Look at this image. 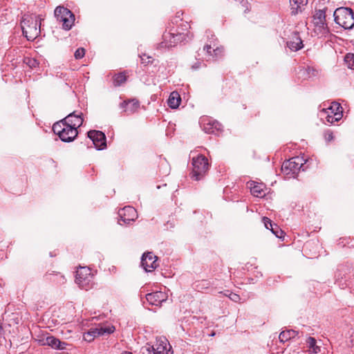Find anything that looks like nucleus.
Wrapping results in <instances>:
<instances>
[{
    "mask_svg": "<svg viewBox=\"0 0 354 354\" xmlns=\"http://www.w3.org/2000/svg\"><path fill=\"white\" fill-rule=\"evenodd\" d=\"M64 122H67V124L65 125L64 131L59 135V138L63 142H70L73 141L78 134L77 128L82 124L83 119L82 118V113L75 114L74 111L64 118Z\"/></svg>",
    "mask_w": 354,
    "mask_h": 354,
    "instance_id": "f257e3e1",
    "label": "nucleus"
},
{
    "mask_svg": "<svg viewBox=\"0 0 354 354\" xmlns=\"http://www.w3.org/2000/svg\"><path fill=\"white\" fill-rule=\"evenodd\" d=\"M41 15L34 14L24 15L21 20L23 35L28 40H34L40 33Z\"/></svg>",
    "mask_w": 354,
    "mask_h": 354,
    "instance_id": "f03ea898",
    "label": "nucleus"
},
{
    "mask_svg": "<svg viewBox=\"0 0 354 354\" xmlns=\"http://www.w3.org/2000/svg\"><path fill=\"white\" fill-rule=\"evenodd\" d=\"M335 23L344 29H351L354 26V12L350 8L340 7L334 13Z\"/></svg>",
    "mask_w": 354,
    "mask_h": 354,
    "instance_id": "7ed1b4c3",
    "label": "nucleus"
},
{
    "mask_svg": "<svg viewBox=\"0 0 354 354\" xmlns=\"http://www.w3.org/2000/svg\"><path fill=\"white\" fill-rule=\"evenodd\" d=\"M55 17L59 22H62L64 30H68L72 28L75 21V15L66 8L57 6L55 10Z\"/></svg>",
    "mask_w": 354,
    "mask_h": 354,
    "instance_id": "20e7f679",
    "label": "nucleus"
},
{
    "mask_svg": "<svg viewBox=\"0 0 354 354\" xmlns=\"http://www.w3.org/2000/svg\"><path fill=\"white\" fill-rule=\"evenodd\" d=\"M192 178L196 180H200L209 169L207 158L203 155L192 159Z\"/></svg>",
    "mask_w": 354,
    "mask_h": 354,
    "instance_id": "39448f33",
    "label": "nucleus"
},
{
    "mask_svg": "<svg viewBox=\"0 0 354 354\" xmlns=\"http://www.w3.org/2000/svg\"><path fill=\"white\" fill-rule=\"evenodd\" d=\"M303 159L299 156L293 157L283 162L281 170L286 175L295 178V175L303 167Z\"/></svg>",
    "mask_w": 354,
    "mask_h": 354,
    "instance_id": "423d86ee",
    "label": "nucleus"
},
{
    "mask_svg": "<svg viewBox=\"0 0 354 354\" xmlns=\"http://www.w3.org/2000/svg\"><path fill=\"white\" fill-rule=\"evenodd\" d=\"M186 34L178 31L176 33L167 32L163 35V41L160 43L162 48H171L177 43L185 40Z\"/></svg>",
    "mask_w": 354,
    "mask_h": 354,
    "instance_id": "0eeeda50",
    "label": "nucleus"
},
{
    "mask_svg": "<svg viewBox=\"0 0 354 354\" xmlns=\"http://www.w3.org/2000/svg\"><path fill=\"white\" fill-rule=\"evenodd\" d=\"M115 327L113 326H100L90 329L88 332L84 334V339L88 342H92L95 337L109 335L113 333Z\"/></svg>",
    "mask_w": 354,
    "mask_h": 354,
    "instance_id": "6e6552de",
    "label": "nucleus"
},
{
    "mask_svg": "<svg viewBox=\"0 0 354 354\" xmlns=\"http://www.w3.org/2000/svg\"><path fill=\"white\" fill-rule=\"evenodd\" d=\"M92 279L91 270L87 267H80L76 271L75 282L82 288L87 289Z\"/></svg>",
    "mask_w": 354,
    "mask_h": 354,
    "instance_id": "1a4fd4ad",
    "label": "nucleus"
},
{
    "mask_svg": "<svg viewBox=\"0 0 354 354\" xmlns=\"http://www.w3.org/2000/svg\"><path fill=\"white\" fill-rule=\"evenodd\" d=\"M88 136L97 150L103 149L106 147V136L102 131L91 130L88 132Z\"/></svg>",
    "mask_w": 354,
    "mask_h": 354,
    "instance_id": "9d476101",
    "label": "nucleus"
},
{
    "mask_svg": "<svg viewBox=\"0 0 354 354\" xmlns=\"http://www.w3.org/2000/svg\"><path fill=\"white\" fill-rule=\"evenodd\" d=\"M157 257L152 252L144 253L141 259V265L146 272H151L158 266L156 263Z\"/></svg>",
    "mask_w": 354,
    "mask_h": 354,
    "instance_id": "9b49d317",
    "label": "nucleus"
},
{
    "mask_svg": "<svg viewBox=\"0 0 354 354\" xmlns=\"http://www.w3.org/2000/svg\"><path fill=\"white\" fill-rule=\"evenodd\" d=\"M120 220L118 221L120 225H122L120 221L124 223L129 224L131 221H135L137 217L136 210L130 206L124 207L118 212Z\"/></svg>",
    "mask_w": 354,
    "mask_h": 354,
    "instance_id": "f8f14e48",
    "label": "nucleus"
},
{
    "mask_svg": "<svg viewBox=\"0 0 354 354\" xmlns=\"http://www.w3.org/2000/svg\"><path fill=\"white\" fill-rule=\"evenodd\" d=\"M167 340H158L156 345L146 346L148 354H169L167 350Z\"/></svg>",
    "mask_w": 354,
    "mask_h": 354,
    "instance_id": "ddd939ff",
    "label": "nucleus"
},
{
    "mask_svg": "<svg viewBox=\"0 0 354 354\" xmlns=\"http://www.w3.org/2000/svg\"><path fill=\"white\" fill-rule=\"evenodd\" d=\"M120 106L123 109V111L130 114L136 112L138 109L140 103L138 100L132 99L128 101L122 102L120 103Z\"/></svg>",
    "mask_w": 354,
    "mask_h": 354,
    "instance_id": "4468645a",
    "label": "nucleus"
},
{
    "mask_svg": "<svg viewBox=\"0 0 354 354\" xmlns=\"http://www.w3.org/2000/svg\"><path fill=\"white\" fill-rule=\"evenodd\" d=\"M326 9H322L316 11L313 17V23L316 27L323 29L326 28Z\"/></svg>",
    "mask_w": 354,
    "mask_h": 354,
    "instance_id": "2eb2a0df",
    "label": "nucleus"
},
{
    "mask_svg": "<svg viewBox=\"0 0 354 354\" xmlns=\"http://www.w3.org/2000/svg\"><path fill=\"white\" fill-rule=\"evenodd\" d=\"M44 344L59 350L64 349L66 345L65 342H61L59 339H57L53 336L47 337L45 340H44Z\"/></svg>",
    "mask_w": 354,
    "mask_h": 354,
    "instance_id": "dca6fc26",
    "label": "nucleus"
},
{
    "mask_svg": "<svg viewBox=\"0 0 354 354\" xmlns=\"http://www.w3.org/2000/svg\"><path fill=\"white\" fill-rule=\"evenodd\" d=\"M146 299L150 304L158 306L164 300L163 294L162 292L148 293L146 295Z\"/></svg>",
    "mask_w": 354,
    "mask_h": 354,
    "instance_id": "f3484780",
    "label": "nucleus"
},
{
    "mask_svg": "<svg viewBox=\"0 0 354 354\" xmlns=\"http://www.w3.org/2000/svg\"><path fill=\"white\" fill-rule=\"evenodd\" d=\"M288 47L292 51H297L303 47L302 40L295 32L292 39L287 42Z\"/></svg>",
    "mask_w": 354,
    "mask_h": 354,
    "instance_id": "a211bd4d",
    "label": "nucleus"
},
{
    "mask_svg": "<svg viewBox=\"0 0 354 354\" xmlns=\"http://www.w3.org/2000/svg\"><path fill=\"white\" fill-rule=\"evenodd\" d=\"M250 192L252 194L256 197H263L266 195L264 186L256 183L250 184Z\"/></svg>",
    "mask_w": 354,
    "mask_h": 354,
    "instance_id": "6ab92c4d",
    "label": "nucleus"
},
{
    "mask_svg": "<svg viewBox=\"0 0 354 354\" xmlns=\"http://www.w3.org/2000/svg\"><path fill=\"white\" fill-rule=\"evenodd\" d=\"M180 101L181 98L178 93L174 91L171 93L169 97L168 105L171 109H176L179 106Z\"/></svg>",
    "mask_w": 354,
    "mask_h": 354,
    "instance_id": "aec40b11",
    "label": "nucleus"
},
{
    "mask_svg": "<svg viewBox=\"0 0 354 354\" xmlns=\"http://www.w3.org/2000/svg\"><path fill=\"white\" fill-rule=\"evenodd\" d=\"M330 113L334 114L335 120H339L342 117V107L337 102H333L329 107Z\"/></svg>",
    "mask_w": 354,
    "mask_h": 354,
    "instance_id": "412c9836",
    "label": "nucleus"
},
{
    "mask_svg": "<svg viewBox=\"0 0 354 354\" xmlns=\"http://www.w3.org/2000/svg\"><path fill=\"white\" fill-rule=\"evenodd\" d=\"M298 335V332L294 330H283L280 333L279 339L281 342H286L289 339L295 337Z\"/></svg>",
    "mask_w": 354,
    "mask_h": 354,
    "instance_id": "4be33fe9",
    "label": "nucleus"
},
{
    "mask_svg": "<svg viewBox=\"0 0 354 354\" xmlns=\"http://www.w3.org/2000/svg\"><path fill=\"white\" fill-rule=\"evenodd\" d=\"M306 343L310 353H318L321 351L320 346L316 345V339L314 337H308L306 340Z\"/></svg>",
    "mask_w": 354,
    "mask_h": 354,
    "instance_id": "5701e85b",
    "label": "nucleus"
},
{
    "mask_svg": "<svg viewBox=\"0 0 354 354\" xmlns=\"http://www.w3.org/2000/svg\"><path fill=\"white\" fill-rule=\"evenodd\" d=\"M67 124V122H64V119L55 123L53 126V132L57 134L59 137L61 133L65 129V125Z\"/></svg>",
    "mask_w": 354,
    "mask_h": 354,
    "instance_id": "b1692460",
    "label": "nucleus"
},
{
    "mask_svg": "<svg viewBox=\"0 0 354 354\" xmlns=\"http://www.w3.org/2000/svg\"><path fill=\"white\" fill-rule=\"evenodd\" d=\"M127 81V75L120 73L117 74L113 77V84L115 86H120Z\"/></svg>",
    "mask_w": 354,
    "mask_h": 354,
    "instance_id": "393cba45",
    "label": "nucleus"
},
{
    "mask_svg": "<svg viewBox=\"0 0 354 354\" xmlns=\"http://www.w3.org/2000/svg\"><path fill=\"white\" fill-rule=\"evenodd\" d=\"M290 6L292 15H295L301 12V6L299 0H290Z\"/></svg>",
    "mask_w": 354,
    "mask_h": 354,
    "instance_id": "a878e982",
    "label": "nucleus"
},
{
    "mask_svg": "<svg viewBox=\"0 0 354 354\" xmlns=\"http://www.w3.org/2000/svg\"><path fill=\"white\" fill-rule=\"evenodd\" d=\"M344 60L348 68L354 69V54L348 53L345 56Z\"/></svg>",
    "mask_w": 354,
    "mask_h": 354,
    "instance_id": "bb28decb",
    "label": "nucleus"
},
{
    "mask_svg": "<svg viewBox=\"0 0 354 354\" xmlns=\"http://www.w3.org/2000/svg\"><path fill=\"white\" fill-rule=\"evenodd\" d=\"M270 230L277 237H278V238L282 237L283 232L279 228V227L277 224L273 223L272 227H270Z\"/></svg>",
    "mask_w": 354,
    "mask_h": 354,
    "instance_id": "cd10ccee",
    "label": "nucleus"
},
{
    "mask_svg": "<svg viewBox=\"0 0 354 354\" xmlns=\"http://www.w3.org/2000/svg\"><path fill=\"white\" fill-rule=\"evenodd\" d=\"M85 55V50L84 48H79L75 52L74 56L75 59H82Z\"/></svg>",
    "mask_w": 354,
    "mask_h": 354,
    "instance_id": "c85d7f7f",
    "label": "nucleus"
},
{
    "mask_svg": "<svg viewBox=\"0 0 354 354\" xmlns=\"http://www.w3.org/2000/svg\"><path fill=\"white\" fill-rule=\"evenodd\" d=\"M263 222L264 225L266 227V229L270 230V227H272L273 223H272V221L270 218H268V217H266V216L263 217Z\"/></svg>",
    "mask_w": 354,
    "mask_h": 354,
    "instance_id": "c756f323",
    "label": "nucleus"
},
{
    "mask_svg": "<svg viewBox=\"0 0 354 354\" xmlns=\"http://www.w3.org/2000/svg\"><path fill=\"white\" fill-rule=\"evenodd\" d=\"M324 138L327 142H330L333 140V132L330 130H327L324 132Z\"/></svg>",
    "mask_w": 354,
    "mask_h": 354,
    "instance_id": "7c9ffc66",
    "label": "nucleus"
},
{
    "mask_svg": "<svg viewBox=\"0 0 354 354\" xmlns=\"http://www.w3.org/2000/svg\"><path fill=\"white\" fill-rule=\"evenodd\" d=\"M140 58L142 64H149L151 62V57L149 56H146L145 55H144L143 56H140Z\"/></svg>",
    "mask_w": 354,
    "mask_h": 354,
    "instance_id": "2f4dec72",
    "label": "nucleus"
},
{
    "mask_svg": "<svg viewBox=\"0 0 354 354\" xmlns=\"http://www.w3.org/2000/svg\"><path fill=\"white\" fill-rule=\"evenodd\" d=\"M326 120L328 122H330L331 124L334 123L335 122H337L338 120H335L334 114H330L328 113L326 116Z\"/></svg>",
    "mask_w": 354,
    "mask_h": 354,
    "instance_id": "473e14b6",
    "label": "nucleus"
},
{
    "mask_svg": "<svg viewBox=\"0 0 354 354\" xmlns=\"http://www.w3.org/2000/svg\"><path fill=\"white\" fill-rule=\"evenodd\" d=\"M230 298L231 300H232L235 302H237L240 299L239 295L237 294H234V293H231L230 295Z\"/></svg>",
    "mask_w": 354,
    "mask_h": 354,
    "instance_id": "72a5a7b5",
    "label": "nucleus"
},
{
    "mask_svg": "<svg viewBox=\"0 0 354 354\" xmlns=\"http://www.w3.org/2000/svg\"><path fill=\"white\" fill-rule=\"evenodd\" d=\"M211 46L209 45H205L203 48V50L206 51V53L209 56H213V54L211 51Z\"/></svg>",
    "mask_w": 354,
    "mask_h": 354,
    "instance_id": "f704fd0d",
    "label": "nucleus"
},
{
    "mask_svg": "<svg viewBox=\"0 0 354 354\" xmlns=\"http://www.w3.org/2000/svg\"><path fill=\"white\" fill-rule=\"evenodd\" d=\"M223 50L222 48H217L213 50V56L212 57H217L219 54L222 53Z\"/></svg>",
    "mask_w": 354,
    "mask_h": 354,
    "instance_id": "c9c22d12",
    "label": "nucleus"
},
{
    "mask_svg": "<svg viewBox=\"0 0 354 354\" xmlns=\"http://www.w3.org/2000/svg\"><path fill=\"white\" fill-rule=\"evenodd\" d=\"M308 74H310V73L312 72V75H315L317 73V71L313 68H308Z\"/></svg>",
    "mask_w": 354,
    "mask_h": 354,
    "instance_id": "e433bc0d",
    "label": "nucleus"
},
{
    "mask_svg": "<svg viewBox=\"0 0 354 354\" xmlns=\"http://www.w3.org/2000/svg\"><path fill=\"white\" fill-rule=\"evenodd\" d=\"M212 125V128H214L216 129H218L220 127V124L218 122H213Z\"/></svg>",
    "mask_w": 354,
    "mask_h": 354,
    "instance_id": "4c0bfd02",
    "label": "nucleus"
},
{
    "mask_svg": "<svg viewBox=\"0 0 354 354\" xmlns=\"http://www.w3.org/2000/svg\"><path fill=\"white\" fill-rule=\"evenodd\" d=\"M192 68H194V69L198 68H199V64L193 65Z\"/></svg>",
    "mask_w": 354,
    "mask_h": 354,
    "instance_id": "58836bf2",
    "label": "nucleus"
},
{
    "mask_svg": "<svg viewBox=\"0 0 354 354\" xmlns=\"http://www.w3.org/2000/svg\"><path fill=\"white\" fill-rule=\"evenodd\" d=\"M72 122H73V123L77 122L75 118H72Z\"/></svg>",
    "mask_w": 354,
    "mask_h": 354,
    "instance_id": "ea45409f",
    "label": "nucleus"
},
{
    "mask_svg": "<svg viewBox=\"0 0 354 354\" xmlns=\"http://www.w3.org/2000/svg\"><path fill=\"white\" fill-rule=\"evenodd\" d=\"M122 354H132L131 352L129 351H124L122 353Z\"/></svg>",
    "mask_w": 354,
    "mask_h": 354,
    "instance_id": "a19ab883",
    "label": "nucleus"
},
{
    "mask_svg": "<svg viewBox=\"0 0 354 354\" xmlns=\"http://www.w3.org/2000/svg\"><path fill=\"white\" fill-rule=\"evenodd\" d=\"M206 132H207V133H213V132H214V131H213V130H212V131L208 130V131H206Z\"/></svg>",
    "mask_w": 354,
    "mask_h": 354,
    "instance_id": "79ce46f5",
    "label": "nucleus"
},
{
    "mask_svg": "<svg viewBox=\"0 0 354 354\" xmlns=\"http://www.w3.org/2000/svg\"><path fill=\"white\" fill-rule=\"evenodd\" d=\"M1 330H2V327H1V326H0V331H1Z\"/></svg>",
    "mask_w": 354,
    "mask_h": 354,
    "instance_id": "37998d69",
    "label": "nucleus"
}]
</instances>
